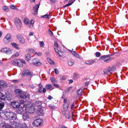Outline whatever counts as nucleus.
Segmentation results:
<instances>
[{
	"label": "nucleus",
	"instance_id": "nucleus-58",
	"mask_svg": "<svg viewBox=\"0 0 128 128\" xmlns=\"http://www.w3.org/2000/svg\"><path fill=\"white\" fill-rule=\"evenodd\" d=\"M36 54L38 55L39 56H40L41 55L42 53L40 52H39L38 53H37H37H36Z\"/></svg>",
	"mask_w": 128,
	"mask_h": 128
},
{
	"label": "nucleus",
	"instance_id": "nucleus-51",
	"mask_svg": "<svg viewBox=\"0 0 128 128\" xmlns=\"http://www.w3.org/2000/svg\"><path fill=\"white\" fill-rule=\"evenodd\" d=\"M10 8L13 9H14L15 8V6L13 5H11L10 6Z\"/></svg>",
	"mask_w": 128,
	"mask_h": 128
},
{
	"label": "nucleus",
	"instance_id": "nucleus-29",
	"mask_svg": "<svg viewBox=\"0 0 128 128\" xmlns=\"http://www.w3.org/2000/svg\"><path fill=\"white\" fill-rule=\"evenodd\" d=\"M77 92L78 94L81 96L82 93V90L80 89L78 90H77Z\"/></svg>",
	"mask_w": 128,
	"mask_h": 128
},
{
	"label": "nucleus",
	"instance_id": "nucleus-60",
	"mask_svg": "<svg viewBox=\"0 0 128 128\" xmlns=\"http://www.w3.org/2000/svg\"><path fill=\"white\" fill-rule=\"evenodd\" d=\"M52 98V97L50 96H49L48 97V98L49 100H51Z\"/></svg>",
	"mask_w": 128,
	"mask_h": 128
},
{
	"label": "nucleus",
	"instance_id": "nucleus-22",
	"mask_svg": "<svg viewBox=\"0 0 128 128\" xmlns=\"http://www.w3.org/2000/svg\"><path fill=\"white\" fill-rule=\"evenodd\" d=\"M11 45L14 47L16 49L19 50L20 49L19 48L18 46V44L15 43H11Z\"/></svg>",
	"mask_w": 128,
	"mask_h": 128
},
{
	"label": "nucleus",
	"instance_id": "nucleus-50",
	"mask_svg": "<svg viewBox=\"0 0 128 128\" xmlns=\"http://www.w3.org/2000/svg\"><path fill=\"white\" fill-rule=\"evenodd\" d=\"M22 128H28V127L26 124H24L22 125Z\"/></svg>",
	"mask_w": 128,
	"mask_h": 128
},
{
	"label": "nucleus",
	"instance_id": "nucleus-33",
	"mask_svg": "<svg viewBox=\"0 0 128 128\" xmlns=\"http://www.w3.org/2000/svg\"><path fill=\"white\" fill-rule=\"evenodd\" d=\"M1 126H2V128H7L8 127V126L6 124H2L1 125Z\"/></svg>",
	"mask_w": 128,
	"mask_h": 128
},
{
	"label": "nucleus",
	"instance_id": "nucleus-21",
	"mask_svg": "<svg viewBox=\"0 0 128 128\" xmlns=\"http://www.w3.org/2000/svg\"><path fill=\"white\" fill-rule=\"evenodd\" d=\"M23 112V110L22 108H20L17 109L16 110V113L19 114H22Z\"/></svg>",
	"mask_w": 128,
	"mask_h": 128
},
{
	"label": "nucleus",
	"instance_id": "nucleus-37",
	"mask_svg": "<svg viewBox=\"0 0 128 128\" xmlns=\"http://www.w3.org/2000/svg\"><path fill=\"white\" fill-rule=\"evenodd\" d=\"M24 21L25 23L26 24H29V20L28 18H26L24 19Z\"/></svg>",
	"mask_w": 128,
	"mask_h": 128
},
{
	"label": "nucleus",
	"instance_id": "nucleus-42",
	"mask_svg": "<svg viewBox=\"0 0 128 128\" xmlns=\"http://www.w3.org/2000/svg\"><path fill=\"white\" fill-rule=\"evenodd\" d=\"M20 40V42L22 44H24L25 42V40H24V39L23 38H22L20 40Z\"/></svg>",
	"mask_w": 128,
	"mask_h": 128
},
{
	"label": "nucleus",
	"instance_id": "nucleus-14",
	"mask_svg": "<svg viewBox=\"0 0 128 128\" xmlns=\"http://www.w3.org/2000/svg\"><path fill=\"white\" fill-rule=\"evenodd\" d=\"M95 62V60H88L85 61V63L87 64L88 65H92Z\"/></svg>",
	"mask_w": 128,
	"mask_h": 128
},
{
	"label": "nucleus",
	"instance_id": "nucleus-39",
	"mask_svg": "<svg viewBox=\"0 0 128 128\" xmlns=\"http://www.w3.org/2000/svg\"><path fill=\"white\" fill-rule=\"evenodd\" d=\"M6 12L8 11V8L6 6H4L2 8Z\"/></svg>",
	"mask_w": 128,
	"mask_h": 128
},
{
	"label": "nucleus",
	"instance_id": "nucleus-16",
	"mask_svg": "<svg viewBox=\"0 0 128 128\" xmlns=\"http://www.w3.org/2000/svg\"><path fill=\"white\" fill-rule=\"evenodd\" d=\"M58 45L56 41H55L54 44V50L56 52H58L59 51L58 50Z\"/></svg>",
	"mask_w": 128,
	"mask_h": 128
},
{
	"label": "nucleus",
	"instance_id": "nucleus-36",
	"mask_svg": "<svg viewBox=\"0 0 128 128\" xmlns=\"http://www.w3.org/2000/svg\"><path fill=\"white\" fill-rule=\"evenodd\" d=\"M60 51L59 50V51L58 52H57L58 53V54L59 56L61 57H62V56H63V55L62 54V53H63V52H62V51H61V50H60Z\"/></svg>",
	"mask_w": 128,
	"mask_h": 128
},
{
	"label": "nucleus",
	"instance_id": "nucleus-59",
	"mask_svg": "<svg viewBox=\"0 0 128 128\" xmlns=\"http://www.w3.org/2000/svg\"><path fill=\"white\" fill-rule=\"evenodd\" d=\"M38 86L40 88H42L43 86L42 85L41 86L40 84H39L38 85Z\"/></svg>",
	"mask_w": 128,
	"mask_h": 128
},
{
	"label": "nucleus",
	"instance_id": "nucleus-8",
	"mask_svg": "<svg viewBox=\"0 0 128 128\" xmlns=\"http://www.w3.org/2000/svg\"><path fill=\"white\" fill-rule=\"evenodd\" d=\"M12 64L14 65L17 64L18 66L20 67H22L23 66L22 60H15L12 62Z\"/></svg>",
	"mask_w": 128,
	"mask_h": 128
},
{
	"label": "nucleus",
	"instance_id": "nucleus-1",
	"mask_svg": "<svg viewBox=\"0 0 128 128\" xmlns=\"http://www.w3.org/2000/svg\"><path fill=\"white\" fill-rule=\"evenodd\" d=\"M16 114L12 112H8L6 114V117L10 120H14L16 119Z\"/></svg>",
	"mask_w": 128,
	"mask_h": 128
},
{
	"label": "nucleus",
	"instance_id": "nucleus-20",
	"mask_svg": "<svg viewBox=\"0 0 128 128\" xmlns=\"http://www.w3.org/2000/svg\"><path fill=\"white\" fill-rule=\"evenodd\" d=\"M64 117L66 118V120L69 119L70 117V113L68 112H66L64 114Z\"/></svg>",
	"mask_w": 128,
	"mask_h": 128
},
{
	"label": "nucleus",
	"instance_id": "nucleus-35",
	"mask_svg": "<svg viewBox=\"0 0 128 128\" xmlns=\"http://www.w3.org/2000/svg\"><path fill=\"white\" fill-rule=\"evenodd\" d=\"M42 64V63L39 61L38 60V61L36 62V63L34 65L36 66H41Z\"/></svg>",
	"mask_w": 128,
	"mask_h": 128
},
{
	"label": "nucleus",
	"instance_id": "nucleus-28",
	"mask_svg": "<svg viewBox=\"0 0 128 128\" xmlns=\"http://www.w3.org/2000/svg\"><path fill=\"white\" fill-rule=\"evenodd\" d=\"M1 102L0 103V109L2 110L4 106V102Z\"/></svg>",
	"mask_w": 128,
	"mask_h": 128
},
{
	"label": "nucleus",
	"instance_id": "nucleus-23",
	"mask_svg": "<svg viewBox=\"0 0 128 128\" xmlns=\"http://www.w3.org/2000/svg\"><path fill=\"white\" fill-rule=\"evenodd\" d=\"M50 80L52 83H57V80L56 78H55L54 77H51L50 78Z\"/></svg>",
	"mask_w": 128,
	"mask_h": 128
},
{
	"label": "nucleus",
	"instance_id": "nucleus-55",
	"mask_svg": "<svg viewBox=\"0 0 128 128\" xmlns=\"http://www.w3.org/2000/svg\"><path fill=\"white\" fill-rule=\"evenodd\" d=\"M42 92L44 93H45L46 92V89L45 88H43L42 90Z\"/></svg>",
	"mask_w": 128,
	"mask_h": 128
},
{
	"label": "nucleus",
	"instance_id": "nucleus-43",
	"mask_svg": "<svg viewBox=\"0 0 128 128\" xmlns=\"http://www.w3.org/2000/svg\"><path fill=\"white\" fill-rule=\"evenodd\" d=\"M40 46L43 47L44 46V44L43 41H42V42H40Z\"/></svg>",
	"mask_w": 128,
	"mask_h": 128
},
{
	"label": "nucleus",
	"instance_id": "nucleus-57",
	"mask_svg": "<svg viewBox=\"0 0 128 128\" xmlns=\"http://www.w3.org/2000/svg\"><path fill=\"white\" fill-rule=\"evenodd\" d=\"M19 54L18 52H16V53L14 55L15 56H19Z\"/></svg>",
	"mask_w": 128,
	"mask_h": 128
},
{
	"label": "nucleus",
	"instance_id": "nucleus-25",
	"mask_svg": "<svg viewBox=\"0 0 128 128\" xmlns=\"http://www.w3.org/2000/svg\"><path fill=\"white\" fill-rule=\"evenodd\" d=\"M42 104V102L41 101H38L36 102L35 105L37 106H40Z\"/></svg>",
	"mask_w": 128,
	"mask_h": 128
},
{
	"label": "nucleus",
	"instance_id": "nucleus-46",
	"mask_svg": "<svg viewBox=\"0 0 128 128\" xmlns=\"http://www.w3.org/2000/svg\"><path fill=\"white\" fill-rule=\"evenodd\" d=\"M95 54L96 55V56L97 57H99L100 56V52H96V53Z\"/></svg>",
	"mask_w": 128,
	"mask_h": 128
},
{
	"label": "nucleus",
	"instance_id": "nucleus-31",
	"mask_svg": "<svg viewBox=\"0 0 128 128\" xmlns=\"http://www.w3.org/2000/svg\"><path fill=\"white\" fill-rule=\"evenodd\" d=\"M34 23V21L33 20H31L30 21V24L29 25L30 28H32L33 27L34 25L33 24Z\"/></svg>",
	"mask_w": 128,
	"mask_h": 128
},
{
	"label": "nucleus",
	"instance_id": "nucleus-49",
	"mask_svg": "<svg viewBox=\"0 0 128 128\" xmlns=\"http://www.w3.org/2000/svg\"><path fill=\"white\" fill-rule=\"evenodd\" d=\"M48 32V33L51 36H52L53 35V33L52 32L50 29L49 30Z\"/></svg>",
	"mask_w": 128,
	"mask_h": 128
},
{
	"label": "nucleus",
	"instance_id": "nucleus-54",
	"mask_svg": "<svg viewBox=\"0 0 128 128\" xmlns=\"http://www.w3.org/2000/svg\"><path fill=\"white\" fill-rule=\"evenodd\" d=\"M56 83H53V85L54 86L56 87H58V84H55Z\"/></svg>",
	"mask_w": 128,
	"mask_h": 128
},
{
	"label": "nucleus",
	"instance_id": "nucleus-38",
	"mask_svg": "<svg viewBox=\"0 0 128 128\" xmlns=\"http://www.w3.org/2000/svg\"><path fill=\"white\" fill-rule=\"evenodd\" d=\"M72 87H70L68 88L66 90V93H68V92L71 90L72 89Z\"/></svg>",
	"mask_w": 128,
	"mask_h": 128
},
{
	"label": "nucleus",
	"instance_id": "nucleus-44",
	"mask_svg": "<svg viewBox=\"0 0 128 128\" xmlns=\"http://www.w3.org/2000/svg\"><path fill=\"white\" fill-rule=\"evenodd\" d=\"M49 17V16L47 14H46L44 15L43 16H42V17L46 18H47L48 19H49L50 18L48 17Z\"/></svg>",
	"mask_w": 128,
	"mask_h": 128
},
{
	"label": "nucleus",
	"instance_id": "nucleus-32",
	"mask_svg": "<svg viewBox=\"0 0 128 128\" xmlns=\"http://www.w3.org/2000/svg\"><path fill=\"white\" fill-rule=\"evenodd\" d=\"M38 60H39L38 59L35 58L32 60V62L34 64V65Z\"/></svg>",
	"mask_w": 128,
	"mask_h": 128
},
{
	"label": "nucleus",
	"instance_id": "nucleus-34",
	"mask_svg": "<svg viewBox=\"0 0 128 128\" xmlns=\"http://www.w3.org/2000/svg\"><path fill=\"white\" fill-rule=\"evenodd\" d=\"M52 87V86L51 84H48L46 86V89H50Z\"/></svg>",
	"mask_w": 128,
	"mask_h": 128
},
{
	"label": "nucleus",
	"instance_id": "nucleus-7",
	"mask_svg": "<svg viewBox=\"0 0 128 128\" xmlns=\"http://www.w3.org/2000/svg\"><path fill=\"white\" fill-rule=\"evenodd\" d=\"M43 122L42 120L40 119H38L35 120L33 123V124L34 125L36 126H40Z\"/></svg>",
	"mask_w": 128,
	"mask_h": 128
},
{
	"label": "nucleus",
	"instance_id": "nucleus-53",
	"mask_svg": "<svg viewBox=\"0 0 128 128\" xmlns=\"http://www.w3.org/2000/svg\"><path fill=\"white\" fill-rule=\"evenodd\" d=\"M74 55L76 56L78 58H80V56H79V55L78 54V53H76V52L75 54V55Z\"/></svg>",
	"mask_w": 128,
	"mask_h": 128
},
{
	"label": "nucleus",
	"instance_id": "nucleus-10",
	"mask_svg": "<svg viewBox=\"0 0 128 128\" xmlns=\"http://www.w3.org/2000/svg\"><path fill=\"white\" fill-rule=\"evenodd\" d=\"M10 104L12 106L15 108H18L20 106V104L19 102L15 101L12 102Z\"/></svg>",
	"mask_w": 128,
	"mask_h": 128
},
{
	"label": "nucleus",
	"instance_id": "nucleus-45",
	"mask_svg": "<svg viewBox=\"0 0 128 128\" xmlns=\"http://www.w3.org/2000/svg\"><path fill=\"white\" fill-rule=\"evenodd\" d=\"M69 104V103L68 102L67 103H65V104H64V105H66V108L65 109L66 110L68 109V105Z\"/></svg>",
	"mask_w": 128,
	"mask_h": 128
},
{
	"label": "nucleus",
	"instance_id": "nucleus-48",
	"mask_svg": "<svg viewBox=\"0 0 128 128\" xmlns=\"http://www.w3.org/2000/svg\"><path fill=\"white\" fill-rule=\"evenodd\" d=\"M55 73L56 74H58L59 72V71L57 69L55 68L54 69Z\"/></svg>",
	"mask_w": 128,
	"mask_h": 128
},
{
	"label": "nucleus",
	"instance_id": "nucleus-2",
	"mask_svg": "<svg viewBox=\"0 0 128 128\" xmlns=\"http://www.w3.org/2000/svg\"><path fill=\"white\" fill-rule=\"evenodd\" d=\"M35 108L33 106H29L26 108L25 109L26 113H32L35 112Z\"/></svg>",
	"mask_w": 128,
	"mask_h": 128
},
{
	"label": "nucleus",
	"instance_id": "nucleus-52",
	"mask_svg": "<svg viewBox=\"0 0 128 128\" xmlns=\"http://www.w3.org/2000/svg\"><path fill=\"white\" fill-rule=\"evenodd\" d=\"M50 107L52 109H54L55 108V106H52L51 105H50Z\"/></svg>",
	"mask_w": 128,
	"mask_h": 128
},
{
	"label": "nucleus",
	"instance_id": "nucleus-27",
	"mask_svg": "<svg viewBox=\"0 0 128 128\" xmlns=\"http://www.w3.org/2000/svg\"><path fill=\"white\" fill-rule=\"evenodd\" d=\"M68 64L69 66H71L74 64V62L72 60H70L68 61Z\"/></svg>",
	"mask_w": 128,
	"mask_h": 128
},
{
	"label": "nucleus",
	"instance_id": "nucleus-13",
	"mask_svg": "<svg viewBox=\"0 0 128 128\" xmlns=\"http://www.w3.org/2000/svg\"><path fill=\"white\" fill-rule=\"evenodd\" d=\"M7 87L6 84L3 81H0V90H2L4 87Z\"/></svg>",
	"mask_w": 128,
	"mask_h": 128
},
{
	"label": "nucleus",
	"instance_id": "nucleus-24",
	"mask_svg": "<svg viewBox=\"0 0 128 128\" xmlns=\"http://www.w3.org/2000/svg\"><path fill=\"white\" fill-rule=\"evenodd\" d=\"M25 56L26 60L27 61H29L30 58L31 56L30 54H26L25 55Z\"/></svg>",
	"mask_w": 128,
	"mask_h": 128
},
{
	"label": "nucleus",
	"instance_id": "nucleus-30",
	"mask_svg": "<svg viewBox=\"0 0 128 128\" xmlns=\"http://www.w3.org/2000/svg\"><path fill=\"white\" fill-rule=\"evenodd\" d=\"M47 59L48 62L50 64H54V62L50 58H48Z\"/></svg>",
	"mask_w": 128,
	"mask_h": 128
},
{
	"label": "nucleus",
	"instance_id": "nucleus-17",
	"mask_svg": "<svg viewBox=\"0 0 128 128\" xmlns=\"http://www.w3.org/2000/svg\"><path fill=\"white\" fill-rule=\"evenodd\" d=\"M20 96L22 98H29L27 94L22 93V92L20 94Z\"/></svg>",
	"mask_w": 128,
	"mask_h": 128
},
{
	"label": "nucleus",
	"instance_id": "nucleus-41",
	"mask_svg": "<svg viewBox=\"0 0 128 128\" xmlns=\"http://www.w3.org/2000/svg\"><path fill=\"white\" fill-rule=\"evenodd\" d=\"M0 98L1 100L4 101L5 100H6L5 96L3 94V95H2V96H1V97H0Z\"/></svg>",
	"mask_w": 128,
	"mask_h": 128
},
{
	"label": "nucleus",
	"instance_id": "nucleus-63",
	"mask_svg": "<svg viewBox=\"0 0 128 128\" xmlns=\"http://www.w3.org/2000/svg\"><path fill=\"white\" fill-rule=\"evenodd\" d=\"M20 102L21 104H23L24 103V101L23 100H20Z\"/></svg>",
	"mask_w": 128,
	"mask_h": 128
},
{
	"label": "nucleus",
	"instance_id": "nucleus-6",
	"mask_svg": "<svg viewBox=\"0 0 128 128\" xmlns=\"http://www.w3.org/2000/svg\"><path fill=\"white\" fill-rule=\"evenodd\" d=\"M15 23L18 30L20 29L22 26V23L20 20L18 18H16L15 19Z\"/></svg>",
	"mask_w": 128,
	"mask_h": 128
},
{
	"label": "nucleus",
	"instance_id": "nucleus-11",
	"mask_svg": "<svg viewBox=\"0 0 128 128\" xmlns=\"http://www.w3.org/2000/svg\"><path fill=\"white\" fill-rule=\"evenodd\" d=\"M12 126L14 128H20L21 127V124L19 122L13 121L11 123Z\"/></svg>",
	"mask_w": 128,
	"mask_h": 128
},
{
	"label": "nucleus",
	"instance_id": "nucleus-9",
	"mask_svg": "<svg viewBox=\"0 0 128 128\" xmlns=\"http://www.w3.org/2000/svg\"><path fill=\"white\" fill-rule=\"evenodd\" d=\"M1 51L3 53H6L8 54H10L12 53L11 50L7 48H5L2 49L1 50Z\"/></svg>",
	"mask_w": 128,
	"mask_h": 128
},
{
	"label": "nucleus",
	"instance_id": "nucleus-26",
	"mask_svg": "<svg viewBox=\"0 0 128 128\" xmlns=\"http://www.w3.org/2000/svg\"><path fill=\"white\" fill-rule=\"evenodd\" d=\"M14 92L16 93V94L20 95V94L22 92V91L20 90L19 89H15L14 90Z\"/></svg>",
	"mask_w": 128,
	"mask_h": 128
},
{
	"label": "nucleus",
	"instance_id": "nucleus-18",
	"mask_svg": "<svg viewBox=\"0 0 128 128\" xmlns=\"http://www.w3.org/2000/svg\"><path fill=\"white\" fill-rule=\"evenodd\" d=\"M40 116H41L43 115V110L41 108H39L36 112Z\"/></svg>",
	"mask_w": 128,
	"mask_h": 128
},
{
	"label": "nucleus",
	"instance_id": "nucleus-3",
	"mask_svg": "<svg viewBox=\"0 0 128 128\" xmlns=\"http://www.w3.org/2000/svg\"><path fill=\"white\" fill-rule=\"evenodd\" d=\"M12 35L10 34H7L4 38L3 42L4 44H7L9 43L10 41Z\"/></svg>",
	"mask_w": 128,
	"mask_h": 128
},
{
	"label": "nucleus",
	"instance_id": "nucleus-12",
	"mask_svg": "<svg viewBox=\"0 0 128 128\" xmlns=\"http://www.w3.org/2000/svg\"><path fill=\"white\" fill-rule=\"evenodd\" d=\"M39 6L38 5L36 4L34 7L33 8V10L34 12L33 13V14H36L38 13V9L39 7Z\"/></svg>",
	"mask_w": 128,
	"mask_h": 128
},
{
	"label": "nucleus",
	"instance_id": "nucleus-64",
	"mask_svg": "<svg viewBox=\"0 0 128 128\" xmlns=\"http://www.w3.org/2000/svg\"><path fill=\"white\" fill-rule=\"evenodd\" d=\"M71 53L74 55L76 53V52L75 51H73Z\"/></svg>",
	"mask_w": 128,
	"mask_h": 128
},
{
	"label": "nucleus",
	"instance_id": "nucleus-62",
	"mask_svg": "<svg viewBox=\"0 0 128 128\" xmlns=\"http://www.w3.org/2000/svg\"><path fill=\"white\" fill-rule=\"evenodd\" d=\"M22 64L23 63L24 64H26V62H25V61L24 60H22Z\"/></svg>",
	"mask_w": 128,
	"mask_h": 128
},
{
	"label": "nucleus",
	"instance_id": "nucleus-5",
	"mask_svg": "<svg viewBox=\"0 0 128 128\" xmlns=\"http://www.w3.org/2000/svg\"><path fill=\"white\" fill-rule=\"evenodd\" d=\"M100 60H103L104 62H107L110 61L111 59L110 58V56L108 55H104L100 57Z\"/></svg>",
	"mask_w": 128,
	"mask_h": 128
},
{
	"label": "nucleus",
	"instance_id": "nucleus-40",
	"mask_svg": "<svg viewBox=\"0 0 128 128\" xmlns=\"http://www.w3.org/2000/svg\"><path fill=\"white\" fill-rule=\"evenodd\" d=\"M18 39L19 40L23 38L21 34H18L17 36Z\"/></svg>",
	"mask_w": 128,
	"mask_h": 128
},
{
	"label": "nucleus",
	"instance_id": "nucleus-15",
	"mask_svg": "<svg viewBox=\"0 0 128 128\" xmlns=\"http://www.w3.org/2000/svg\"><path fill=\"white\" fill-rule=\"evenodd\" d=\"M22 74L24 76H26L27 75H29L30 76H32V74L28 70H25L24 71L22 72Z\"/></svg>",
	"mask_w": 128,
	"mask_h": 128
},
{
	"label": "nucleus",
	"instance_id": "nucleus-61",
	"mask_svg": "<svg viewBox=\"0 0 128 128\" xmlns=\"http://www.w3.org/2000/svg\"><path fill=\"white\" fill-rule=\"evenodd\" d=\"M13 82L15 83H17L18 82V81L16 80H13L12 81Z\"/></svg>",
	"mask_w": 128,
	"mask_h": 128
},
{
	"label": "nucleus",
	"instance_id": "nucleus-56",
	"mask_svg": "<svg viewBox=\"0 0 128 128\" xmlns=\"http://www.w3.org/2000/svg\"><path fill=\"white\" fill-rule=\"evenodd\" d=\"M69 84H70L72 83L73 82V80H69Z\"/></svg>",
	"mask_w": 128,
	"mask_h": 128
},
{
	"label": "nucleus",
	"instance_id": "nucleus-19",
	"mask_svg": "<svg viewBox=\"0 0 128 128\" xmlns=\"http://www.w3.org/2000/svg\"><path fill=\"white\" fill-rule=\"evenodd\" d=\"M22 118V119L24 120H28L30 118L26 113L23 115Z\"/></svg>",
	"mask_w": 128,
	"mask_h": 128
},
{
	"label": "nucleus",
	"instance_id": "nucleus-47",
	"mask_svg": "<svg viewBox=\"0 0 128 128\" xmlns=\"http://www.w3.org/2000/svg\"><path fill=\"white\" fill-rule=\"evenodd\" d=\"M74 2V1H73L71 3H70L68 4H67L65 6H64V7H67L68 6H70V5H71Z\"/></svg>",
	"mask_w": 128,
	"mask_h": 128
},
{
	"label": "nucleus",
	"instance_id": "nucleus-4",
	"mask_svg": "<svg viewBox=\"0 0 128 128\" xmlns=\"http://www.w3.org/2000/svg\"><path fill=\"white\" fill-rule=\"evenodd\" d=\"M116 70V68L114 67L109 68L107 70H104L103 72L105 74H111L112 72H114Z\"/></svg>",
	"mask_w": 128,
	"mask_h": 128
}]
</instances>
